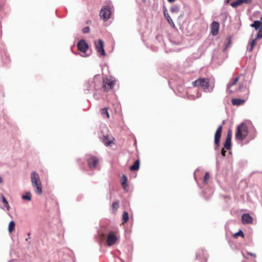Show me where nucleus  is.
<instances>
[{"instance_id": "nucleus-1", "label": "nucleus", "mask_w": 262, "mask_h": 262, "mask_svg": "<svg viewBox=\"0 0 262 262\" xmlns=\"http://www.w3.org/2000/svg\"><path fill=\"white\" fill-rule=\"evenodd\" d=\"M102 82L99 76H95L90 78L85 83L84 92L85 94L92 92L94 90H99L101 86Z\"/></svg>"}, {"instance_id": "nucleus-2", "label": "nucleus", "mask_w": 262, "mask_h": 262, "mask_svg": "<svg viewBox=\"0 0 262 262\" xmlns=\"http://www.w3.org/2000/svg\"><path fill=\"white\" fill-rule=\"evenodd\" d=\"M209 82L208 78H200L192 82V85L194 86H200L206 93H210L213 91L214 85H210Z\"/></svg>"}, {"instance_id": "nucleus-3", "label": "nucleus", "mask_w": 262, "mask_h": 262, "mask_svg": "<svg viewBox=\"0 0 262 262\" xmlns=\"http://www.w3.org/2000/svg\"><path fill=\"white\" fill-rule=\"evenodd\" d=\"M31 183L35 192L37 194H41L42 192L41 182L39 174L35 171L31 174Z\"/></svg>"}, {"instance_id": "nucleus-4", "label": "nucleus", "mask_w": 262, "mask_h": 262, "mask_svg": "<svg viewBox=\"0 0 262 262\" xmlns=\"http://www.w3.org/2000/svg\"><path fill=\"white\" fill-rule=\"evenodd\" d=\"M248 133V127L247 125L242 123L237 127V130L236 133V138L238 140H243L247 136Z\"/></svg>"}, {"instance_id": "nucleus-5", "label": "nucleus", "mask_w": 262, "mask_h": 262, "mask_svg": "<svg viewBox=\"0 0 262 262\" xmlns=\"http://www.w3.org/2000/svg\"><path fill=\"white\" fill-rule=\"evenodd\" d=\"M111 14V8L108 6H103L100 11V17L105 21L108 20L110 18Z\"/></svg>"}, {"instance_id": "nucleus-6", "label": "nucleus", "mask_w": 262, "mask_h": 262, "mask_svg": "<svg viewBox=\"0 0 262 262\" xmlns=\"http://www.w3.org/2000/svg\"><path fill=\"white\" fill-rule=\"evenodd\" d=\"M99 159L95 156H92L88 159V164L91 169H97Z\"/></svg>"}, {"instance_id": "nucleus-7", "label": "nucleus", "mask_w": 262, "mask_h": 262, "mask_svg": "<svg viewBox=\"0 0 262 262\" xmlns=\"http://www.w3.org/2000/svg\"><path fill=\"white\" fill-rule=\"evenodd\" d=\"M95 45L97 49V51L99 54V56H104L105 55V52L104 49V44L103 41L101 39H99L97 41H95Z\"/></svg>"}, {"instance_id": "nucleus-8", "label": "nucleus", "mask_w": 262, "mask_h": 262, "mask_svg": "<svg viewBox=\"0 0 262 262\" xmlns=\"http://www.w3.org/2000/svg\"><path fill=\"white\" fill-rule=\"evenodd\" d=\"M77 48L81 52L85 53L89 49V45L84 39H80L77 43Z\"/></svg>"}, {"instance_id": "nucleus-9", "label": "nucleus", "mask_w": 262, "mask_h": 262, "mask_svg": "<svg viewBox=\"0 0 262 262\" xmlns=\"http://www.w3.org/2000/svg\"><path fill=\"white\" fill-rule=\"evenodd\" d=\"M222 130V126L221 125H220L218 127V128L215 133V136H214V143H215V149L217 148H218L220 145V138L221 137Z\"/></svg>"}, {"instance_id": "nucleus-10", "label": "nucleus", "mask_w": 262, "mask_h": 262, "mask_svg": "<svg viewBox=\"0 0 262 262\" xmlns=\"http://www.w3.org/2000/svg\"><path fill=\"white\" fill-rule=\"evenodd\" d=\"M117 241V237L112 232H110L106 238V243L108 246H111L115 244Z\"/></svg>"}, {"instance_id": "nucleus-11", "label": "nucleus", "mask_w": 262, "mask_h": 262, "mask_svg": "<svg viewBox=\"0 0 262 262\" xmlns=\"http://www.w3.org/2000/svg\"><path fill=\"white\" fill-rule=\"evenodd\" d=\"M207 254L205 253L203 249L198 251L196 253L195 258L198 259L200 262H206L207 260Z\"/></svg>"}, {"instance_id": "nucleus-12", "label": "nucleus", "mask_w": 262, "mask_h": 262, "mask_svg": "<svg viewBox=\"0 0 262 262\" xmlns=\"http://www.w3.org/2000/svg\"><path fill=\"white\" fill-rule=\"evenodd\" d=\"M103 83V88L105 91H107L109 90L112 89L115 84L113 80L108 78L104 79Z\"/></svg>"}, {"instance_id": "nucleus-13", "label": "nucleus", "mask_w": 262, "mask_h": 262, "mask_svg": "<svg viewBox=\"0 0 262 262\" xmlns=\"http://www.w3.org/2000/svg\"><path fill=\"white\" fill-rule=\"evenodd\" d=\"M220 202L222 204L223 206L225 209L228 207V201L229 197L228 193L226 194L221 193L220 195Z\"/></svg>"}, {"instance_id": "nucleus-14", "label": "nucleus", "mask_w": 262, "mask_h": 262, "mask_svg": "<svg viewBox=\"0 0 262 262\" xmlns=\"http://www.w3.org/2000/svg\"><path fill=\"white\" fill-rule=\"evenodd\" d=\"M220 24L217 21H213L211 24V33L213 36H216L219 33Z\"/></svg>"}, {"instance_id": "nucleus-15", "label": "nucleus", "mask_w": 262, "mask_h": 262, "mask_svg": "<svg viewBox=\"0 0 262 262\" xmlns=\"http://www.w3.org/2000/svg\"><path fill=\"white\" fill-rule=\"evenodd\" d=\"M252 2V0H236L230 3V6L233 8H237L243 4H250Z\"/></svg>"}, {"instance_id": "nucleus-16", "label": "nucleus", "mask_w": 262, "mask_h": 262, "mask_svg": "<svg viewBox=\"0 0 262 262\" xmlns=\"http://www.w3.org/2000/svg\"><path fill=\"white\" fill-rule=\"evenodd\" d=\"M242 223L244 224H252L253 218L249 213H245L242 216Z\"/></svg>"}, {"instance_id": "nucleus-17", "label": "nucleus", "mask_w": 262, "mask_h": 262, "mask_svg": "<svg viewBox=\"0 0 262 262\" xmlns=\"http://www.w3.org/2000/svg\"><path fill=\"white\" fill-rule=\"evenodd\" d=\"M163 13L165 17L168 21L169 25L171 26V27L174 28L175 25L174 24L172 20V19L171 18L170 15H169L168 13L167 12V9L165 7H164L163 9Z\"/></svg>"}, {"instance_id": "nucleus-18", "label": "nucleus", "mask_w": 262, "mask_h": 262, "mask_svg": "<svg viewBox=\"0 0 262 262\" xmlns=\"http://www.w3.org/2000/svg\"><path fill=\"white\" fill-rule=\"evenodd\" d=\"M231 102L233 105L239 106L243 104L245 102V100L240 98H233L231 100Z\"/></svg>"}, {"instance_id": "nucleus-19", "label": "nucleus", "mask_w": 262, "mask_h": 262, "mask_svg": "<svg viewBox=\"0 0 262 262\" xmlns=\"http://www.w3.org/2000/svg\"><path fill=\"white\" fill-rule=\"evenodd\" d=\"M139 167L140 161L139 160H137L135 161L133 165L130 166L129 169L132 171L138 170L139 169Z\"/></svg>"}, {"instance_id": "nucleus-20", "label": "nucleus", "mask_w": 262, "mask_h": 262, "mask_svg": "<svg viewBox=\"0 0 262 262\" xmlns=\"http://www.w3.org/2000/svg\"><path fill=\"white\" fill-rule=\"evenodd\" d=\"M101 140L104 144L106 146H110L112 143V141L108 139L107 136H103Z\"/></svg>"}, {"instance_id": "nucleus-21", "label": "nucleus", "mask_w": 262, "mask_h": 262, "mask_svg": "<svg viewBox=\"0 0 262 262\" xmlns=\"http://www.w3.org/2000/svg\"><path fill=\"white\" fill-rule=\"evenodd\" d=\"M250 26L251 27L254 28L256 30L259 29L262 27V23L259 20H255Z\"/></svg>"}, {"instance_id": "nucleus-22", "label": "nucleus", "mask_w": 262, "mask_h": 262, "mask_svg": "<svg viewBox=\"0 0 262 262\" xmlns=\"http://www.w3.org/2000/svg\"><path fill=\"white\" fill-rule=\"evenodd\" d=\"M224 147L226 149L229 150V130H228L227 134L226 141L224 143Z\"/></svg>"}, {"instance_id": "nucleus-23", "label": "nucleus", "mask_w": 262, "mask_h": 262, "mask_svg": "<svg viewBox=\"0 0 262 262\" xmlns=\"http://www.w3.org/2000/svg\"><path fill=\"white\" fill-rule=\"evenodd\" d=\"M228 16V12H222L220 15V19L223 21H225L226 20Z\"/></svg>"}, {"instance_id": "nucleus-24", "label": "nucleus", "mask_w": 262, "mask_h": 262, "mask_svg": "<svg viewBox=\"0 0 262 262\" xmlns=\"http://www.w3.org/2000/svg\"><path fill=\"white\" fill-rule=\"evenodd\" d=\"M2 202L4 204L5 206L6 207L7 210L8 211L10 209V206L8 204V201H7L6 198L3 194H2Z\"/></svg>"}, {"instance_id": "nucleus-25", "label": "nucleus", "mask_w": 262, "mask_h": 262, "mask_svg": "<svg viewBox=\"0 0 262 262\" xmlns=\"http://www.w3.org/2000/svg\"><path fill=\"white\" fill-rule=\"evenodd\" d=\"M101 114L103 117L106 116L107 118H108L110 117L109 113L107 111V108L106 107H104L101 109Z\"/></svg>"}, {"instance_id": "nucleus-26", "label": "nucleus", "mask_w": 262, "mask_h": 262, "mask_svg": "<svg viewBox=\"0 0 262 262\" xmlns=\"http://www.w3.org/2000/svg\"><path fill=\"white\" fill-rule=\"evenodd\" d=\"M22 199L25 200H31V194L30 191L27 192L25 195L22 196Z\"/></svg>"}, {"instance_id": "nucleus-27", "label": "nucleus", "mask_w": 262, "mask_h": 262, "mask_svg": "<svg viewBox=\"0 0 262 262\" xmlns=\"http://www.w3.org/2000/svg\"><path fill=\"white\" fill-rule=\"evenodd\" d=\"M15 228V222L13 221L10 222L8 226V231L9 232H11Z\"/></svg>"}, {"instance_id": "nucleus-28", "label": "nucleus", "mask_w": 262, "mask_h": 262, "mask_svg": "<svg viewBox=\"0 0 262 262\" xmlns=\"http://www.w3.org/2000/svg\"><path fill=\"white\" fill-rule=\"evenodd\" d=\"M180 10V8L178 5H173L170 8V12L171 13H176Z\"/></svg>"}, {"instance_id": "nucleus-29", "label": "nucleus", "mask_w": 262, "mask_h": 262, "mask_svg": "<svg viewBox=\"0 0 262 262\" xmlns=\"http://www.w3.org/2000/svg\"><path fill=\"white\" fill-rule=\"evenodd\" d=\"M127 177L125 175H123L122 177V182L121 184L123 186V188L125 189L126 186H127L126 182H127Z\"/></svg>"}, {"instance_id": "nucleus-30", "label": "nucleus", "mask_w": 262, "mask_h": 262, "mask_svg": "<svg viewBox=\"0 0 262 262\" xmlns=\"http://www.w3.org/2000/svg\"><path fill=\"white\" fill-rule=\"evenodd\" d=\"M122 218L124 223H126L128 220V214L126 211H124L122 214Z\"/></svg>"}, {"instance_id": "nucleus-31", "label": "nucleus", "mask_w": 262, "mask_h": 262, "mask_svg": "<svg viewBox=\"0 0 262 262\" xmlns=\"http://www.w3.org/2000/svg\"><path fill=\"white\" fill-rule=\"evenodd\" d=\"M257 38H255V39H253L252 40V41L251 42L250 45V48L249 49V51H252L253 48L254 47V46L256 44V40H257Z\"/></svg>"}, {"instance_id": "nucleus-32", "label": "nucleus", "mask_w": 262, "mask_h": 262, "mask_svg": "<svg viewBox=\"0 0 262 262\" xmlns=\"http://www.w3.org/2000/svg\"><path fill=\"white\" fill-rule=\"evenodd\" d=\"M238 236H241L242 237H244V234L241 230H240L238 232L233 234V237L235 238H237Z\"/></svg>"}, {"instance_id": "nucleus-33", "label": "nucleus", "mask_w": 262, "mask_h": 262, "mask_svg": "<svg viewBox=\"0 0 262 262\" xmlns=\"http://www.w3.org/2000/svg\"><path fill=\"white\" fill-rule=\"evenodd\" d=\"M2 61L5 64H7V63H8L9 62V57L7 56V55L6 54V53H5V59H4V57H2Z\"/></svg>"}, {"instance_id": "nucleus-34", "label": "nucleus", "mask_w": 262, "mask_h": 262, "mask_svg": "<svg viewBox=\"0 0 262 262\" xmlns=\"http://www.w3.org/2000/svg\"><path fill=\"white\" fill-rule=\"evenodd\" d=\"M242 75H240V76H238L237 77H236V78H235L233 81V82L230 83V86L231 85H236L237 82H238V81L239 80V77L240 76H242Z\"/></svg>"}, {"instance_id": "nucleus-35", "label": "nucleus", "mask_w": 262, "mask_h": 262, "mask_svg": "<svg viewBox=\"0 0 262 262\" xmlns=\"http://www.w3.org/2000/svg\"><path fill=\"white\" fill-rule=\"evenodd\" d=\"M261 37H262V27L259 29L258 32L257 34L256 38L260 39Z\"/></svg>"}, {"instance_id": "nucleus-36", "label": "nucleus", "mask_w": 262, "mask_h": 262, "mask_svg": "<svg viewBox=\"0 0 262 262\" xmlns=\"http://www.w3.org/2000/svg\"><path fill=\"white\" fill-rule=\"evenodd\" d=\"M210 178V175L208 172H206L205 174L204 178V182H206L207 180Z\"/></svg>"}, {"instance_id": "nucleus-37", "label": "nucleus", "mask_w": 262, "mask_h": 262, "mask_svg": "<svg viewBox=\"0 0 262 262\" xmlns=\"http://www.w3.org/2000/svg\"><path fill=\"white\" fill-rule=\"evenodd\" d=\"M224 103H225V108L227 110V108H228V106L227 105V104H229V98L228 97H226L225 99H224Z\"/></svg>"}, {"instance_id": "nucleus-38", "label": "nucleus", "mask_w": 262, "mask_h": 262, "mask_svg": "<svg viewBox=\"0 0 262 262\" xmlns=\"http://www.w3.org/2000/svg\"><path fill=\"white\" fill-rule=\"evenodd\" d=\"M119 207L118 202H115L112 204V207L113 209H117Z\"/></svg>"}, {"instance_id": "nucleus-39", "label": "nucleus", "mask_w": 262, "mask_h": 262, "mask_svg": "<svg viewBox=\"0 0 262 262\" xmlns=\"http://www.w3.org/2000/svg\"><path fill=\"white\" fill-rule=\"evenodd\" d=\"M90 31V29L89 27H85L82 29V32L83 33H88Z\"/></svg>"}, {"instance_id": "nucleus-40", "label": "nucleus", "mask_w": 262, "mask_h": 262, "mask_svg": "<svg viewBox=\"0 0 262 262\" xmlns=\"http://www.w3.org/2000/svg\"><path fill=\"white\" fill-rule=\"evenodd\" d=\"M226 152V151L223 148L222 149V150H221V154H222V156H223V157L225 156Z\"/></svg>"}, {"instance_id": "nucleus-41", "label": "nucleus", "mask_w": 262, "mask_h": 262, "mask_svg": "<svg viewBox=\"0 0 262 262\" xmlns=\"http://www.w3.org/2000/svg\"><path fill=\"white\" fill-rule=\"evenodd\" d=\"M248 254L251 255V256L253 257L254 258H255L256 256L255 254L252 253H251V252H248Z\"/></svg>"}, {"instance_id": "nucleus-42", "label": "nucleus", "mask_w": 262, "mask_h": 262, "mask_svg": "<svg viewBox=\"0 0 262 262\" xmlns=\"http://www.w3.org/2000/svg\"><path fill=\"white\" fill-rule=\"evenodd\" d=\"M228 40L226 43V48H228L229 47V38H227Z\"/></svg>"}, {"instance_id": "nucleus-43", "label": "nucleus", "mask_w": 262, "mask_h": 262, "mask_svg": "<svg viewBox=\"0 0 262 262\" xmlns=\"http://www.w3.org/2000/svg\"><path fill=\"white\" fill-rule=\"evenodd\" d=\"M229 90V82H228L227 84V88H226V91L228 93V91Z\"/></svg>"}, {"instance_id": "nucleus-44", "label": "nucleus", "mask_w": 262, "mask_h": 262, "mask_svg": "<svg viewBox=\"0 0 262 262\" xmlns=\"http://www.w3.org/2000/svg\"><path fill=\"white\" fill-rule=\"evenodd\" d=\"M229 3V0H225V5L228 4Z\"/></svg>"}, {"instance_id": "nucleus-45", "label": "nucleus", "mask_w": 262, "mask_h": 262, "mask_svg": "<svg viewBox=\"0 0 262 262\" xmlns=\"http://www.w3.org/2000/svg\"><path fill=\"white\" fill-rule=\"evenodd\" d=\"M3 182V178L0 176V183H2Z\"/></svg>"}, {"instance_id": "nucleus-46", "label": "nucleus", "mask_w": 262, "mask_h": 262, "mask_svg": "<svg viewBox=\"0 0 262 262\" xmlns=\"http://www.w3.org/2000/svg\"><path fill=\"white\" fill-rule=\"evenodd\" d=\"M227 228H228V226H227V224H226L225 225V229H226V233H227Z\"/></svg>"}, {"instance_id": "nucleus-47", "label": "nucleus", "mask_w": 262, "mask_h": 262, "mask_svg": "<svg viewBox=\"0 0 262 262\" xmlns=\"http://www.w3.org/2000/svg\"><path fill=\"white\" fill-rule=\"evenodd\" d=\"M90 55V54H85L84 55H81V56L82 57H88Z\"/></svg>"}, {"instance_id": "nucleus-48", "label": "nucleus", "mask_w": 262, "mask_h": 262, "mask_svg": "<svg viewBox=\"0 0 262 262\" xmlns=\"http://www.w3.org/2000/svg\"><path fill=\"white\" fill-rule=\"evenodd\" d=\"M168 2H169V3H172L175 0H167Z\"/></svg>"}, {"instance_id": "nucleus-49", "label": "nucleus", "mask_w": 262, "mask_h": 262, "mask_svg": "<svg viewBox=\"0 0 262 262\" xmlns=\"http://www.w3.org/2000/svg\"><path fill=\"white\" fill-rule=\"evenodd\" d=\"M198 170V169H196V170H195V171H194V176H195V174L196 172Z\"/></svg>"}, {"instance_id": "nucleus-50", "label": "nucleus", "mask_w": 262, "mask_h": 262, "mask_svg": "<svg viewBox=\"0 0 262 262\" xmlns=\"http://www.w3.org/2000/svg\"><path fill=\"white\" fill-rule=\"evenodd\" d=\"M225 9V7L224 6L223 8V11H224Z\"/></svg>"}, {"instance_id": "nucleus-51", "label": "nucleus", "mask_w": 262, "mask_h": 262, "mask_svg": "<svg viewBox=\"0 0 262 262\" xmlns=\"http://www.w3.org/2000/svg\"><path fill=\"white\" fill-rule=\"evenodd\" d=\"M260 21L262 23V16L260 17Z\"/></svg>"}, {"instance_id": "nucleus-52", "label": "nucleus", "mask_w": 262, "mask_h": 262, "mask_svg": "<svg viewBox=\"0 0 262 262\" xmlns=\"http://www.w3.org/2000/svg\"><path fill=\"white\" fill-rule=\"evenodd\" d=\"M207 1H208V2H210V1H212V0H206Z\"/></svg>"}]
</instances>
